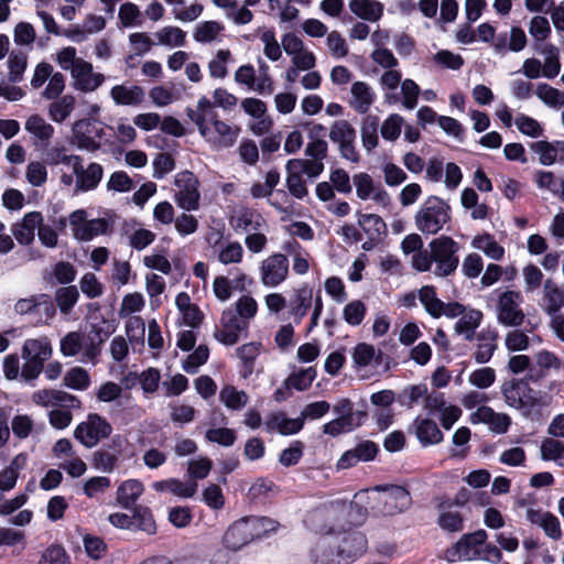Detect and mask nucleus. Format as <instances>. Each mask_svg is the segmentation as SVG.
I'll return each mask as SVG.
<instances>
[{"instance_id": "1", "label": "nucleus", "mask_w": 564, "mask_h": 564, "mask_svg": "<svg viewBox=\"0 0 564 564\" xmlns=\"http://www.w3.org/2000/svg\"><path fill=\"white\" fill-rule=\"evenodd\" d=\"M186 113L212 149H228L236 143L240 128L220 120L215 106L207 97L199 98L196 109L187 108Z\"/></svg>"}, {"instance_id": "2", "label": "nucleus", "mask_w": 564, "mask_h": 564, "mask_svg": "<svg viewBox=\"0 0 564 564\" xmlns=\"http://www.w3.org/2000/svg\"><path fill=\"white\" fill-rule=\"evenodd\" d=\"M459 245L448 236H440L429 243V250L412 254V268L419 272L431 271L435 276L454 274L459 264Z\"/></svg>"}, {"instance_id": "3", "label": "nucleus", "mask_w": 564, "mask_h": 564, "mask_svg": "<svg viewBox=\"0 0 564 564\" xmlns=\"http://www.w3.org/2000/svg\"><path fill=\"white\" fill-rule=\"evenodd\" d=\"M349 507L347 501L341 499L324 502L306 513L304 524L315 533H333L336 528L341 527L340 520L346 516Z\"/></svg>"}, {"instance_id": "4", "label": "nucleus", "mask_w": 564, "mask_h": 564, "mask_svg": "<svg viewBox=\"0 0 564 564\" xmlns=\"http://www.w3.org/2000/svg\"><path fill=\"white\" fill-rule=\"evenodd\" d=\"M53 354L51 340L46 336L28 338L22 346L21 357L24 360L21 378L31 382L43 372L44 364Z\"/></svg>"}, {"instance_id": "5", "label": "nucleus", "mask_w": 564, "mask_h": 564, "mask_svg": "<svg viewBox=\"0 0 564 564\" xmlns=\"http://www.w3.org/2000/svg\"><path fill=\"white\" fill-rule=\"evenodd\" d=\"M451 207L442 198L430 196L415 215V225L426 235L437 234L451 219Z\"/></svg>"}, {"instance_id": "6", "label": "nucleus", "mask_w": 564, "mask_h": 564, "mask_svg": "<svg viewBox=\"0 0 564 564\" xmlns=\"http://www.w3.org/2000/svg\"><path fill=\"white\" fill-rule=\"evenodd\" d=\"M495 294L497 295V322L505 327H520L525 321V314L521 307L522 294L513 290H496Z\"/></svg>"}, {"instance_id": "7", "label": "nucleus", "mask_w": 564, "mask_h": 564, "mask_svg": "<svg viewBox=\"0 0 564 564\" xmlns=\"http://www.w3.org/2000/svg\"><path fill=\"white\" fill-rule=\"evenodd\" d=\"M72 134V143L79 150L96 152L102 145L106 127L96 119H80L74 122Z\"/></svg>"}, {"instance_id": "8", "label": "nucleus", "mask_w": 564, "mask_h": 564, "mask_svg": "<svg viewBox=\"0 0 564 564\" xmlns=\"http://www.w3.org/2000/svg\"><path fill=\"white\" fill-rule=\"evenodd\" d=\"M174 186L173 198L180 208L186 212L197 210L199 208V181L193 172L186 170L177 173Z\"/></svg>"}, {"instance_id": "9", "label": "nucleus", "mask_w": 564, "mask_h": 564, "mask_svg": "<svg viewBox=\"0 0 564 564\" xmlns=\"http://www.w3.org/2000/svg\"><path fill=\"white\" fill-rule=\"evenodd\" d=\"M487 532L479 529L473 533H466L445 551V558L449 563L458 561H474L480 556L481 545L487 541Z\"/></svg>"}, {"instance_id": "10", "label": "nucleus", "mask_w": 564, "mask_h": 564, "mask_svg": "<svg viewBox=\"0 0 564 564\" xmlns=\"http://www.w3.org/2000/svg\"><path fill=\"white\" fill-rule=\"evenodd\" d=\"M328 137L330 141L338 145L340 156L352 162L358 163L360 155L356 150V129L347 120H337L329 129Z\"/></svg>"}, {"instance_id": "11", "label": "nucleus", "mask_w": 564, "mask_h": 564, "mask_svg": "<svg viewBox=\"0 0 564 564\" xmlns=\"http://www.w3.org/2000/svg\"><path fill=\"white\" fill-rule=\"evenodd\" d=\"M376 490L382 491L379 512L386 517H392L406 511L412 505V497L408 489L399 485L377 486Z\"/></svg>"}, {"instance_id": "12", "label": "nucleus", "mask_w": 564, "mask_h": 564, "mask_svg": "<svg viewBox=\"0 0 564 564\" xmlns=\"http://www.w3.org/2000/svg\"><path fill=\"white\" fill-rule=\"evenodd\" d=\"M111 432L112 427L106 419L97 413H90L85 422L77 425L74 436L85 447L91 448L97 445L101 438L108 437Z\"/></svg>"}, {"instance_id": "13", "label": "nucleus", "mask_w": 564, "mask_h": 564, "mask_svg": "<svg viewBox=\"0 0 564 564\" xmlns=\"http://www.w3.org/2000/svg\"><path fill=\"white\" fill-rule=\"evenodd\" d=\"M290 263L286 254L275 252L263 259L259 267L261 283L267 288L281 285L289 276Z\"/></svg>"}, {"instance_id": "14", "label": "nucleus", "mask_w": 564, "mask_h": 564, "mask_svg": "<svg viewBox=\"0 0 564 564\" xmlns=\"http://www.w3.org/2000/svg\"><path fill=\"white\" fill-rule=\"evenodd\" d=\"M254 523L257 520L249 517L234 522L223 536L224 546L231 551H238L257 539L258 532L254 530Z\"/></svg>"}, {"instance_id": "15", "label": "nucleus", "mask_w": 564, "mask_h": 564, "mask_svg": "<svg viewBox=\"0 0 564 564\" xmlns=\"http://www.w3.org/2000/svg\"><path fill=\"white\" fill-rule=\"evenodd\" d=\"M248 326L249 323L229 307L223 312L221 329L215 333V338L225 345H235L242 333L247 334Z\"/></svg>"}, {"instance_id": "16", "label": "nucleus", "mask_w": 564, "mask_h": 564, "mask_svg": "<svg viewBox=\"0 0 564 564\" xmlns=\"http://www.w3.org/2000/svg\"><path fill=\"white\" fill-rule=\"evenodd\" d=\"M229 225L237 234L262 231L268 227L264 217L257 209L247 206H240L232 212Z\"/></svg>"}, {"instance_id": "17", "label": "nucleus", "mask_w": 564, "mask_h": 564, "mask_svg": "<svg viewBox=\"0 0 564 564\" xmlns=\"http://www.w3.org/2000/svg\"><path fill=\"white\" fill-rule=\"evenodd\" d=\"M527 391L531 389L522 380H511L505 382L501 392L508 405L521 410L523 415L529 416L530 409L535 404V399L528 395Z\"/></svg>"}, {"instance_id": "18", "label": "nucleus", "mask_w": 564, "mask_h": 564, "mask_svg": "<svg viewBox=\"0 0 564 564\" xmlns=\"http://www.w3.org/2000/svg\"><path fill=\"white\" fill-rule=\"evenodd\" d=\"M378 453L379 445L377 443L369 440L361 441L340 456L337 462V468L347 469L361 462H371Z\"/></svg>"}, {"instance_id": "19", "label": "nucleus", "mask_w": 564, "mask_h": 564, "mask_svg": "<svg viewBox=\"0 0 564 564\" xmlns=\"http://www.w3.org/2000/svg\"><path fill=\"white\" fill-rule=\"evenodd\" d=\"M313 289L304 283L300 288L293 289L288 300L289 315L293 318L295 325L302 323L313 305Z\"/></svg>"}, {"instance_id": "20", "label": "nucleus", "mask_w": 564, "mask_h": 564, "mask_svg": "<svg viewBox=\"0 0 564 564\" xmlns=\"http://www.w3.org/2000/svg\"><path fill=\"white\" fill-rule=\"evenodd\" d=\"M339 554L344 558V564H349L364 554L367 549V539L359 531H345L343 535L336 538Z\"/></svg>"}, {"instance_id": "21", "label": "nucleus", "mask_w": 564, "mask_h": 564, "mask_svg": "<svg viewBox=\"0 0 564 564\" xmlns=\"http://www.w3.org/2000/svg\"><path fill=\"white\" fill-rule=\"evenodd\" d=\"M73 173L76 176L75 192H89L98 187L104 176V167L97 162H91L87 167L83 166V161L74 166Z\"/></svg>"}, {"instance_id": "22", "label": "nucleus", "mask_w": 564, "mask_h": 564, "mask_svg": "<svg viewBox=\"0 0 564 564\" xmlns=\"http://www.w3.org/2000/svg\"><path fill=\"white\" fill-rule=\"evenodd\" d=\"M72 77L76 89L82 91H94L104 83V75L93 72L90 63L78 59L72 69Z\"/></svg>"}, {"instance_id": "23", "label": "nucleus", "mask_w": 564, "mask_h": 564, "mask_svg": "<svg viewBox=\"0 0 564 564\" xmlns=\"http://www.w3.org/2000/svg\"><path fill=\"white\" fill-rule=\"evenodd\" d=\"M530 150L539 154V162L542 165L550 166L555 162L564 163V141H535L529 144Z\"/></svg>"}, {"instance_id": "24", "label": "nucleus", "mask_w": 564, "mask_h": 564, "mask_svg": "<svg viewBox=\"0 0 564 564\" xmlns=\"http://www.w3.org/2000/svg\"><path fill=\"white\" fill-rule=\"evenodd\" d=\"M43 223L40 212H30L12 227V234L20 245L28 246L34 240L35 229Z\"/></svg>"}, {"instance_id": "25", "label": "nucleus", "mask_w": 564, "mask_h": 564, "mask_svg": "<svg viewBox=\"0 0 564 564\" xmlns=\"http://www.w3.org/2000/svg\"><path fill=\"white\" fill-rule=\"evenodd\" d=\"M314 564H344L336 538L321 540L311 552Z\"/></svg>"}, {"instance_id": "26", "label": "nucleus", "mask_w": 564, "mask_h": 564, "mask_svg": "<svg viewBox=\"0 0 564 564\" xmlns=\"http://www.w3.org/2000/svg\"><path fill=\"white\" fill-rule=\"evenodd\" d=\"M88 307L91 312L89 315L90 333L105 343L117 329L116 319L102 316L98 303H90Z\"/></svg>"}, {"instance_id": "27", "label": "nucleus", "mask_w": 564, "mask_h": 564, "mask_svg": "<svg viewBox=\"0 0 564 564\" xmlns=\"http://www.w3.org/2000/svg\"><path fill=\"white\" fill-rule=\"evenodd\" d=\"M43 161L50 166L63 164L74 169L78 165V161H83V158L77 154H68L65 145L55 143L43 149Z\"/></svg>"}, {"instance_id": "28", "label": "nucleus", "mask_w": 564, "mask_h": 564, "mask_svg": "<svg viewBox=\"0 0 564 564\" xmlns=\"http://www.w3.org/2000/svg\"><path fill=\"white\" fill-rule=\"evenodd\" d=\"M110 96L116 105L139 106L145 98L144 89L138 85H116L110 90Z\"/></svg>"}, {"instance_id": "29", "label": "nucleus", "mask_w": 564, "mask_h": 564, "mask_svg": "<svg viewBox=\"0 0 564 564\" xmlns=\"http://www.w3.org/2000/svg\"><path fill=\"white\" fill-rule=\"evenodd\" d=\"M413 425L415 427L416 437L423 446L438 444L444 438L436 422L429 417L417 416L414 420Z\"/></svg>"}, {"instance_id": "30", "label": "nucleus", "mask_w": 564, "mask_h": 564, "mask_svg": "<svg viewBox=\"0 0 564 564\" xmlns=\"http://www.w3.org/2000/svg\"><path fill=\"white\" fill-rule=\"evenodd\" d=\"M351 107L360 115H365L375 102L376 94L371 86L365 82H355L351 85Z\"/></svg>"}, {"instance_id": "31", "label": "nucleus", "mask_w": 564, "mask_h": 564, "mask_svg": "<svg viewBox=\"0 0 564 564\" xmlns=\"http://www.w3.org/2000/svg\"><path fill=\"white\" fill-rule=\"evenodd\" d=\"M482 313L479 310H469L465 312L455 323L454 330L457 335H462L465 340L475 339L476 329L482 322Z\"/></svg>"}, {"instance_id": "32", "label": "nucleus", "mask_w": 564, "mask_h": 564, "mask_svg": "<svg viewBox=\"0 0 564 564\" xmlns=\"http://www.w3.org/2000/svg\"><path fill=\"white\" fill-rule=\"evenodd\" d=\"M144 490L143 484L138 479H128L117 489V501L124 509L134 507L135 501Z\"/></svg>"}, {"instance_id": "33", "label": "nucleus", "mask_w": 564, "mask_h": 564, "mask_svg": "<svg viewBox=\"0 0 564 564\" xmlns=\"http://www.w3.org/2000/svg\"><path fill=\"white\" fill-rule=\"evenodd\" d=\"M350 11L362 20L376 22L383 14V4L377 0H350Z\"/></svg>"}, {"instance_id": "34", "label": "nucleus", "mask_w": 564, "mask_h": 564, "mask_svg": "<svg viewBox=\"0 0 564 564\" xmlns=\"http://www.w3.org/2000/svg\"><path fill=\"white\" fill-rule=\"evenodd\" d=\"M25 130L33 134L36 139L40 140V144L37 147L46 148L51 138L54 134V127L45 121L39 115H32L25 121Z\"/></svg>"}, {"instance_id": "35", "label": "nucleus", "mask_w": 564, "mask_h": 564, "mask_svg": "<svg viewBox=\"0 0 564 564\" xmlns=\"http://www.w3.org/2000/svg\"><path fill=\"white\" fill-rule=\"evenodd\" d=\"M358 225L368 238L380 239L387 232L384 220L377 214L357 213Z\"/></svg>"}, {"instance_id": "36", "label": "nucleus", "mask_w": 564, "mask_h": 564, "mask_svg": "<svg viewBox=\"0 0 564 564\" xmlns=\"http://www.w3.org/2000/svg\"><path fill=\"white\" fill-rule=\"evenodd\" d=\"M379 117L375 115H367L361 120L360 133L364 148L371 152L377 148L379 138Z\"/></svg>"}, {"instance_id": "37", "label": "nucleus", "mask_w": 564, "mask_h": 564, "mask_svg": "<svg viewBox=\"0 0 564 564\" xmlns=\"http://www.w3.org/2000/svg\"><path fill=\"white\" fill-rule=\"evenodd\" d=\"M544 311L549 315H555L564 306V290L551 279L544 283Z\"/></svg>"}, {"instance_id": "38", "label": "nucleus", "mask_w": 564, "mask_h": 564, "mask_svg": "<svg viewBox=\"0 0 564 564\" xmlns=\"http://www.w3.org/2000/svg\"><path fill=\"white\" fill-rule=\"evenodd\" d=\"M419 300L432 317L438 318L443 315L444 302L437 297L434 286H422L419 290Z\"/></svg>"}, {"instance_id": "39", "label": "nucleus", "mask_w": 564, "mask_h": 564, "mask_svg": "<svg viewBox=\"0 0 564 564\" xmlns=\"http://www.w3.org/2000/svg\"><path fill=\"white\" fill-rule=\"evenodd\" d=\"M267 426L270 431L276 430L282 435H293L303 429L304 422L301 416L296 419H289L283 414H276L267 422Z\"/></svg>"}, {"instance_id": "40", "label": "nucleus", "mask_w": 564, "mask_h": 564, "mask_svg": "<svg viewBox=\"0 0 564 564\" xmlns=\"http://www.w3.org/2000/svg\"><path fill=\"white\" fill-rule=\"evenodd\" d=\"M25 460V456L20 454L12 459L8 467L0 471L1 491H9L14 488L19 477V470L24 467Z\"/></svg>"}, {"instance_id": "41", "label": "nucleus", "mask_w": 564, "mask_h": 564, "mask_svg": "<svg viewBox=\"0 0 564 564\" xmlns=\"http://www.w3.org/2000/svg\"><path fill=\"white\" fill-rule=\"evenodd\" d=\"M74 109L75 98L70 95H65L51 102L48 106V116L54 122L61 123L70 116Z\"/></svg>"}, {"instance_id": "42", "label": "nucleus", "mask_w": 564, "mask_h": 564, "mask_svg": "<svg viewBox=\"0 0 564 564\" xmlns=\"http://www.w3.org/2000/svg\"><path fill=\"white\" fill-rule=\"evenodd\" d=\"M82 362H91L96 365L102 350L104 341L90 332L87 335L82 334Z\"/></svg>"}, {"instance_id": "43", "label": "nucleus", "mask_w": 564, "mask_h": 564, "mask_svg": "<svg viewBox=\"0 0 564 564\" xmlns=\"http://www.w3.org/2000/svg\"><path fill=\"white\" fill-rule=\"evenodd\" d=\"M334 413L338 419H345L361 426L367 419L365 411L354 410V403L349 399H341L333 406Z\"/></svg>"}, {"instance_id": "44", "label": "nucleus", "mask_w": 564, "mask_h": 564, "mask_svg": "<svg viewBox=\"0 0 564 564\" xmlns=\"http://www.w3.org/2000/svg\"><path fill=\"white\" fill-rule=\"evenodd\" d=\"M219 400L230 410L238 411L245 408L249 401L248 394L237 390L234 386H225L219 393Z\"/></svg>"}, {"instance_id": "45", "label": "nucleus", "mask_w": 564, "mask_h": 564, "mask_svg": "<svg viewBox=\"0 0 564 564\" xmlns=\"http://www.w3.org/2000/svg\"><path fill=\"white\" fill-rule=\"evenodd\" d=\"M285 182L290 194L297 199H304L308 195L306 180L303 177L301 173L296 171V169H290L289 162H286L285 164Z\"/></svg>"}, {"instance_id": "46", "label": "nucleus", "mask_w": 564, "mask_h": 564, "mask_svg": "<svg viewBox=\"0 0 564 564\" xmlns=\"http://www.w3.org/2000/svg\"><path fill=\"white\" fill-rule=\"evenodd\" d=\"M118 463L119 454L107 448H99L91 456V466L102 473H112Z\"/></svg>"}, {"instance_id": "47", "label": "nucleus", "mask_w": 564, "mask_h": 564, "mask_svg": "<svg viewBox=\"0 0 564 564\" xmlns=\"http://www.w3.org/2000/svg\"><path fill=\"white\" fill-rule=\"evenodd\" d=\"M132 519L133 527H135L138 530L143 531L149 535L156 533V523L150 508L144 506H135L133 508Z\"/></svg>"}, {"instance_id": "48", "label": "nucleus", "mask_w": 564, "mask_h": 564, "mask_svg": "<svg viewBox=\"0 0 564 564\" xmlns=\"http://www.w3.org/2000/svg\"><path fill=\"white\" fill-rule=\"evenodd\" d=\"M471 245L474 248L484 251L486 256L494 260H501L503 258V247L500 246L489 234L476 236L473 239Z\"/></svg>"}, {"instance_id": "49", "label": "nucleus", "mask_w": 564, "mask_h": 564, "mask_svg": "<svg viewBox=\"0 0 564 564\" xmlns=\"http://www.w3.org/2000/svg\"><path fill=\"white\" fill-rule=\"evenodd\" d=\"M79 299V292L75 285L62 286L55 292V301L61 313L67 315L72 312Z\"/></svg>"}, {"instance_id": "50", "label": "nucleus", "mask_w": 564, "mask_h": 564, "mask_svg": "<svg viewBox=\"0 0 564 564\" xmlns=\"http://www.w3.org/2000/svg\"><path fill=\"white\" fill-rule=\"evenodd\" d=\"M290 169H296L302 175H306L308 180L317 178L325 169L324 162L311 159H291L288 161Z\"/></svg>"}, {"instance_id": "51", "label": "nucleus", "mask_w": 564, "mask_h": 564, "mask_svg": "<svg viewBox=\"0 0 564 564\" xmlns=\"http://www.w3.org/2000/svg\"><path fill=\"white\" fill-rule=\"evenodd\" d=\"M440 514L436 523L447 532H460L464 530V517L451 509L437 508Z\"/></svg>"}, {"instance_id": "52", "label": "nucleus", "mask_w": 564, "mask_h": 564, "mask_svg": "<svg viewBox=\"0 0 564 564\" xmlns=\"http://www.w3.org/2000/svg\"><path fill=\"white\" fill-rule=\"evenodd\" d=\"M28 66V57L23 52L12 51L8 58V79L12 84L20 83Z\"/></svg>"}, {"instance_id": "53", "label": "nucleus", "mask_w": 564, "mask_h": 564, "mask_svg": "<svg viewBox=\"0 0 564 564\" xmlns=\"http://www.w3.org/2000/svg\"><path fill=\"white\" fill-rule=\"evenodd\" d=\"M535 94L549 107H564V91H561L546 83H540L536 86Z\"/></svg>"}, {"instance_id": "54", "label": "nucleus", "mask_w": 564, "mask_h": 564, "mask_svg": "<svg viewBox=\"0 0 564 564\" xmlns=\"http://www.w3.org/2000/svg\"><path fill=\"white\" fill-rule=\"evenodd\" d=\"M107 227L108 224L102 218L86 220L84 226H80L77 229H75V238L84 241L91 240L96 236L105 234Z\"/></svg>"}, {"instance_id": "55", "label": "nucleus", "mask_w": 564, "mask_h": 564, "mask_svg": "<svg viewBox=\"0 0 564 564\" xmlns=\"http://www.w3.org/2000/svg\"><path fill=\"white\" fill-rule=\"evenodd\" d=\"M63 381L70 389L83 391L90 386V376L86 369L74 367L65 373Z\"/></svg>"}, {"instance_id": "56", "label": "nucleus", "mask_w": 564, "mask_h": 564, "mask_svg": "<svg viewBox=\"0 0 564 564\" xmlns=\"http://www.w3.org/2000/svg\"><path fill=\"white\" fill-rule=\"evenodd\" d=\"M158 44L166 46H183L186 33L177 26H165L155 34Z\"/></svg>"}, {"instance_id": "57", "label": "nucleus", "mask_w": 564, "mask_h": 564, "mask_svg": "<svg viewBox=\"0 0 564 564\" xmlns=\"http://www.w3.org/2000/svg\"><path fill=\"white\" fill-rule=\"evenodd\" d=\"M367 313L365 303L360 300H354L347 303L343 310V318L350 326H359Z\"/></svg>"}, {"instance_id": "58", "label": "nucleus", "mask_w": 564, "mask_h": 564, "mask_svg": "<svg viewBox=\"0 0 564 564\" xmlns=\"http://www.w3.org/2000/svg\"><path fill=\"white\" fill-rule=\"evenodd\" d=\"M316 377V371L314 368L310 367L307 369L301 370L296 373L291 375L286 380L285 384L291 387L297 391H305L308 389Z\"/></svg>"}, {"instance_id": "59", "label": "nucleus", "mask_w": 564, "mask_h": 564, "mask_svg": "<svg viewBox=\"0 0 564 564\" xmlns=\"http://www.w3.org/2000/svg\"><path fill=\"white\" fill-rule=\"evenodd\" d=\"M243 257V248L240 242L232 241L221 246L218 252V261L223 264L240 263Z\"/></svg>"}, {"instance_id": "60", "label": "nucleus", "mask_w": 564, "mask_h": 564, "mask_svg": "<svg viewBox=\"0 0 564 564\" xmlns=\"http://www.w3.org/2000/svg\"><path fill=\"white\" fill-rule=\"evenodd\" d=\"M82 333L69 332L67 333L59 343V350L65 357H74L82 354Z\"/></svg>"}, {"instance_id": "61", "label": "nucleus", "mask_w": 564, "mask_h": 564, "mask_svg": "<svg viewBox=\"0 0 564 564\" xmlns=\"http://www.w3.org/2000/svg\"><path fill=\"white\" fill-rule=\"evenodd\" d=\"M427 391V387L424 383L409 386L399 394V402L401 405L412 408L422 398L425 399Z\"/></svg>"}, {"instance_id": "62", "label": "nucleus", "mask_w": 564, "mask_h": 564, "mask_svg": "<svg viewBox=\"0 0 564 564\" xmlns=\"http://www.w3.org/2000/svg\"><path fill=\"white\" fill-rule=\"evenodd\" d=\"M231 52L229 50H219L216 57L208 64L209 74L214 78H225L228 74L226 64L231 61Z\"/></svg>"}, {"instance_id": "63", "label": "nucleus", "mask_w": 564, "mask_h": 564, "mask_svg": "<svg viewBox=\"0 0 564 564\" xmlns=\"http://www.w3.org/2000/svg\"><path fill=\"white\" fill-rule=\"evenodd\" d=\"M403 124V118L398 113L390 115L381 126V135L387 141H395L400 134Z\"/></svg>"}, {"instance_id": "64", "label": "nucleus", "mask_w": 564, "mask_h": 564, "mask_svg": "<svg viewBox=\"0 0 564 564\" xmlns=\"http://www.w3.org/2000/svg\"><path fill=\"white\" fill-rule=\"evenodd\" d=\"M39 564H69V557L61 545H51L42 554Z\"/></svg>"}]
</instances>
